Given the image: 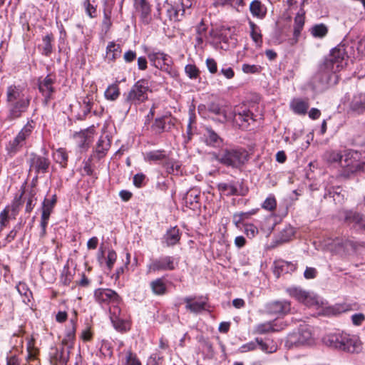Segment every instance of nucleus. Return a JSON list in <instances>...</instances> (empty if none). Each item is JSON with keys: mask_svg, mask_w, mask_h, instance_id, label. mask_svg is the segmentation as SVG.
Segmentation results:
<instances>
[{"mask_svg": "<svg viewBox=\"0 0 365 365\" xmlns=\"http://www.w3.org/2000/svg\"><path fill=\"white\" fill-rule=\"evenodd\" d=\"M288 294L307 306L317 305L322 309V314L327 317H336L338 314L346 312L347 308L337 304L334 307H326V303L314 293L304 290L301 287H292L287 289Z\"/></svg>", "mask_w": 365, "mask_h": 365, "instance_id": "nucleus-1", "label": "nucleus"}, {"mask_svg": "<svg viewBox=\"0 0 365 365\" xmlns=\"http://www.w3.org/2000/svg\"><path fill=\"white\" fill-rule=\"evenodd\" d=\"M6 101L8 107L7 119L10 121L19 118L30 103L25 90L20 86H9L6 88Z\"/></svg>", "mask_w": 365, "mask_h": 365, "instance_id": "nucleus-2", "label": "nucleus"}, {"mask_svg": "<svg viewBox=\"0 0 365 365\" xmlns=\"http://www.w3.org/2000/svg\"><path fill=\"white\" fill-rule=\"evenodd\" d=\"M341 175L347 177L359 170H365V162H360V153L356 151H347L340 161Z\"/></svg>", "mask_w": 365, "mask_h": 365, "instance_id": "nucleus-3", "label": "nucleus"}, {"mask_svg": "<svg viewBox=\"0 0 365 365\" xmlns=\"http://www.w3.org/2000/svg\"><path fill=\"white\" fill-rule=\"evenodd\" d=\"M221 163L232 168H240L248 160V153L243 148L227 149L217 156Z\"/></svg>", "mask_w": 365, "mask_h": 365, "instance_id": "nucleus-4", "label": "nucleus"}, {"mask_svg": "<svg viewBox=\"0 0 365 365\" xmlns=\"http://www.w3.org/2000/svg\"><path fill=\"white\" fill-rule=\"evenodd\" d=\"M151 91L146 80L138 81L128 93L125 101L135 105L140 104L148 99V93Z\"/></svg>", "mask_w": 365, "mask_h": 365, "instance_id": "nucleus-5", "label": "nucleus"}, {"mask_svg": "<svg viewBox=\"0 0 365 365\" xmlns=\"http://www.w3.org/2000/svg\"><path fill=\"white\" fill-rule=\"evenodd\" d=\"M346 64L345 51L343 48H334L329 57L325 60L324 66L327 72L336 73Z\"/></svg>", "mask_w": 365, "mask_h": 365, "instance_id": "nucleus-6", "label": "nucleus"}, {"mask_svg": "<svg viewBox=\"0 0 365 365\" xmlns=\"http://www.w3.org/2000/svg\"><path fill=\"white\" fill-rule=\"evenodd\" d=\"M315 332L308 325H301L297 332L289 335V341L298 345L312 344L314 342Z\"/></svg>", "mask_w": 365, "mask_h": 365, "instance_id": "nucleus-7", "label": "nucleus"}, {"mask_svg": "<svg viewBox=\"0 0 365 365\" xmlns=\"http://www.w3.org/2000/svg\"><path fill=\"white\" fill-rule=\"evenodd\" d=\"M178 265L177 260L170 256H163L153 260L148 265V272L173 270Z\"/></svg>", "mask_w": 365, "mask_h": 365, "instance_id": "nucleus-8", "label": "nucleus"}, {"mask_svg": "<svg viewBox=\"0 0 365 365\" xmlns=\"http://www.w3.org/2000/svg\"><path fill=\"white\" fill-rule=\"evenodd\" d=\"M28 163L29 170H34L37 174L46 173L50 165V161L46 156H41L34 153L30 154Z\"/></svg>", "mask_w": 365, "mask_h": 365, "instance_id": "nucleus-9", "label": "nucleus"}, {"mask_svg": "<svg viewBox=\"0 0 365 365\" xmlns=\"http://www.w3.org/2000/svg\"><path fill=\"white\" fill-rule=\"evenodd\" d=\"M341 351L349 353H359L362 350V343L358 336L342 332Z\"/></svg>", "mask_w": 365, "mask_h": 365, "instance_id": "nucleus-10", "label": "nucleus"}, {"mask_svg": "<svg viewBox=\"0 0 365 365\" xmlns=\"http://www.w3.org/2000/svg\"><path fill=\"white\" fill-rule=\"evenodd\" d=\"M56 202V196L53 195L51 199H45L43 202L42 214L41 220V237H44L46 233V227L52 212L53 208Z\"/></svg>", "mask_w": 365, "mask_h": 365, "instance_id": "nucleus-11", "label": "nucleus"}, {"mask_svg": "<svg viewBox=\"0 0 365 365\" xmlns=\"http://www.w3.org/2000/svg\"><path fill=\"white\" fill-rule=\"evenodd\" d=\"M134 8L143 24L147 25L150 23L151 8L147 0H134Z\"/></svg>", "mask_w": 365, "mask_h": 365, "instance_id": "nucleus-12", "label": "nucleus"}, {"mask_svg": "<svg viewBox=\"0 0 365 365\" xmlns=\"http://www.w3.org/2000/svg\"><path fill=\"white\" fill-rule=\"evenodd\" d=\"M287 324L284 321H267L259 324L256 328V332L260 334L269 332H275L283 330Z\"/></svg>", "mask_w": 365, "mask_h": 365, "instance_id": "nucleus-13", "label": "nucleus"}, {"mask_svg": "<svg viewBox=\"0 0 365 365\" xmlns=\"http://www.w3.org/2000/svg\"><path fill=\"white\" fill-rule=\"evenodd\" d=\"M56 82V77L53 75H48L42 80H39L38 89L45 97L47 101L54 93L53 84Z\"/></svg>", "mask_w": 365, "mask_h": 365, "instance_id": "nucleus-14", "label": "nucleus"}, {"mask_svg": "<svg viewBox=\"0 0 365 365\" xmlns=\"http://www.w3.org/2000/svg\"><path fill=\"white\" fill-rule=\"evenodd\" d=\"M71 349L62 346L53 349L51 353V361L53 365H66L69 359V352Z\"/></svg>", "mask_w": 365, "mask_h": 365, "instance_id": "nucleus-15", "label": "nucleus"}, {"mask_svg": "<svg viewBox=\"0 0 365 365\" xmlns=\"http://www.w3.org/2000/svg\"><path fill=\"white\" fill-rule=\"evenodd\" d=\"M344 221L354 227L365 229V216L351 211L344 212Z\"/></svg>", "mask_w": 365, "mask_h": 365, "instance_id": "nucleus-16", "label": "nucleus"}, {"mask_svg": "<svg viewBox=\"0 0 365 365\" xmlns=\"http://www.w3.org/2000/svg\"><path fill=\"white\" fill-rule=\"evenodd\" d=\"M342 332L330 333L322 338L323 343L329 347L341 350L342 347Z\"/></svg>", "mask_w": 365, "mask_h": 365, "instance_id": "nucleus-17", "label": "nucleus"}, {"mask_svg": "<svg viewBox=\"0 0 365 365\" xmlns=\"http://www.w3.org/2000/svg\"><path fill=\"white\" fill-rule=\"evenodd\" d=\"M94 297L100 303L111 301L114 302L116 301L118 297L116 292L110 289H98L95 291Z\"/></svg>", "mask_w": 365, "mask_h": 365, "instance_id": "nucleus-18", "label": "nucleus"}, {"mask_svg": "<svg viewBox=\"0 0 365 365\" xmlns=\"http://www.w3.org/2000/svg\"><path fill=\"white\" fill-rule=\"evenodd\" d=\"M186 309L191 312L197 313L206 309V302L204 299H196L192 297H186L184 299Z\"/></svg>", "mask_w": 365, "mask_h": 365, "instance_id": "nucleus-19", "label": "nucleus"}, {"mask_svg": "<svg viewBox=\"0 0 365 365\" xmlns=\"http://www.w3.org/2000/svg\"><path fill=\"white\" fill-rule=\"evenodd\" d=\"M180 240V230L176 226L168 230L163 236V242L168 247L176 245L179 242Z\"/></svg>", "mask_w": 365, "mask_h": 365, "instance_id": "nucleus-20", "label": "nucleus"}, {"mask_svg": "<svg viewBox=\"0 0 365 365\" xmlns=\"http://www.w3.org/2000/svg\"><path fill=\"white\" fill-rule=\"evenodd\" d=\"M350 107L352 111L358 114L365 113V93L354 96Z\"/></svg>", "mask_w": 365, "mask_h": 365, "instance_id": "nucleus-21", "label": "nucleus"}, {"mask_svg": "<svg viewBox=\"0 0 365 365\" xmlns=\"http://www.w3.org/2000/svg\"><path fill=\"white\" fill-rule=\"evenodd\" d=\"M74 138L80 148H86L91 143L93 133L92 130H86L76 134Z\"/></svg>", "mask_w": 365, "mask_h": 365, "instance_id": "nucleus-22", "label": "nucleus"}, {"mask_svg": "<svg viewBox=\"0 0 365 365\" xmlns=\"http://www.w3.org/2000/svg\"><path fill=\"white\" fill-rule=\"evenodd\" d=\"M295 269V266L288 262L279 260L274 262L273 272L276 277H279L282 272H287L289 270L292 271Z\"/></svg>", "mask_w": 365, "mask_h": 365, "instance_id": "nucleus-23", "label": "nucleus"}, {"mask_svg": "<svg viewBox=\"0 0 365 365\" xmlns=\"http://www.w3.org/2000/svg\"><path fill=\"white\" fill-rule=\"evenodd\" d=\"M209 110L214 114L220 116V120L225 122L230 120L232 118V113L227 108H221L218 105L212 103L209 107Z\"/></svg>", "mask_w": 365, "mask_h": 365, "instance_id": "nucleus-24", "label": "nucleus"}, {"mask_svg": "<svg viewBox=\"0 0 365 365\" xmlns=\"http://www.w3.org/2000/svg\"><path fill=\"white\" fill-rule=\"evenodd\" d=\"M258 347L266 354H272L277 351L278 346L277 343L270 339L258 338Z\"/></svg>", "mask_w": 365, "mask_h": 365, "instance_id": "nucleus-25", "label": "nucleus"}, {"mask_svg": "<svg viewBox=\"0 0 365 365\" xmlns=\"http://www.w3.org/2000/svg\"><path fill=\"white\" fill-rule=\"evenodd\" d=\"M250 11L253 16L263 19L267 14L266 7L259 0H254L250 5Z\"/></svg>", "mask_w": 365, "mask_h": 365, "instance_id": "nucleus-26", "label": "nucleus"}, {"mask_svg": "<svg viewBox=\"0 0 365 365\" xmlns=\"http://www.w3.org/2000/svg\"><path fill=\"white\" fill-rule=\"evenodd\" d=\"M75 334L76 324L73 321H71V326L66 331L65 337L62 340V345L66 346L67 349H71L73 348Z\"/></svg>", "mask_w": 365, "mask_h": 365, "instance_id": "nucleus-27", "label": "nucleus"}, {"mask_svg": "<svg viewBox=\"0 0 365 365\" xmlns=\"http://www.w3.org/2000/svg\"><path fill=\"white\" fill-rule=\"evenodd\" d=\"M309 103L300 98L294 99L291 103V108L295 113L304 115L309 108Z\"/></svg>", "mask_w": 365, "mask_h": 365, "instance_id": "nucleus-28", "label": "nucleus"}, {"mask_svg": "<svg viewBox=\"0 0 365 365\" xmlns=\"http://www.w3.org/2000/svg\"><path fill=\"white\" fill-rule=\"evenodd\" d=\"M205 143L212 146H219L221 144L222 140L219 135L211 128H207L204 133Z\"/></svg>", "mask_w": 365, "mask_h": 365, "instance_id": "nucleus-29", "label": "nucleus"}, {"mask_svg": "<svg viewBox=\"0 0 365 365\" xmlns=\"http://www.w3.org/2000/svg\"><path fill=\"white\" fill-rule=\"evenodd\" d=\"M269 309L275 314H286L290 310V303L287 301L275 302L271 304Z\"/></svg>", "mask_w": 365, "mask_h": 365, "instance_id": "nucleus-30", "label": "nucleus"}, {"mask_svg": "<svg viewBox=\"0 0 365 365\" xmlns=\"http://www.w3.org/2000/svg\"><path fill=\"white\" fill-rule=\"evenodd\" d=\"M33 130V122H28L19 132L16 138L25 145L26 139L31 135Z\"/></svg>", "mask_w": 365, "mask_h": 365, "instance_id": "nucleus-31", "label": "nucleus"}, {"mask_svg": "<svg viewBox=\"0 0 365 365\" xmlns=\"http://www.w3.org/2000/svg\"><path fill=\"white\" fill-rule=\"evenodd\" d=\"M33 130V122H28L19 132L16 138L25 145L26 139L31 135Z\"/></svg>", "mask_w": 365, "mask_h": 365, "instance_id": "nucleus-32", "label": "nucleus"}, {"mask_svg": "<svg viewBox=\"0 0 365 365\" xmlns=\"http://www.w3.org/2000/svg\"><path fill=\"white\" fill-rule=\"evenodd\" d=\"M33 130V122H28L19 132L16 138L25 145L26 139L31 135Z\"/></svg>", "mask_w": 365, "mask_h": 365, "instance_id": "nucleus-33", "label": "nucleus"}, {"mask_svg": "<svg viewBox=\"0 0 365 365\" xmlns=\"http://www.w3.org/2000/svg\"><path fill=\"white\" fill-rule=\"evenodd\" d=\"M105 98L108 101H115L120 96V89L117 83L108 86L104 93Z\"/></svg>", "mask_w": 365, "mask_h": 365, "instance_id": "nucleus-34", "label": "nucleus"}, {"mask_svg": "<svg viewBox=\"0 0 365 365\" xmlns=\"http://www.w3.org/2000/svg\"><path fill=\"white\" fill-rule=\"evenodd\" d=\"M294 234V228L291 226H286L278 235L277 242L284 243L289 241Z\"/></svg>", "mask_w": 365, "mask_h": 365, "instance_id": "nucleus-35", "label": "nucleus"}, {"mask_svg": "<svg viewBox=\"0 0 365 365\" xmlns=\"http://www.w3.org/2000/svg\"><path fill=\"white\" fill-rule=\"evenodd\" d=\"M232 119L240 126H244L243 123H249V120L252 119V114L250 110H244L242 113H232Z\"/></svg>", "mask_w": 365, "mask_h": 365, "instance_id": "nucleus-36", "label": "nucleus"}, {"mask_svg": "<svg viewBox=\"0 0 365 365\" xmlns=\"http://www.w3.org/2000/svg\"><path fill=\"white\" fill-rule=\"evenodd\" d=\"M121 50L119 44L113 42L109 43L107 46V58L110 61H114L120 56Z\"/></svg>", "mask_w": 365, "mask_h": 365, "instance_id": "nucleus-37", "label": "nucleus"}, {"mask_svg": "<svg viewBox=\"0 0 365 365\" xmlns=\"http://www.w3.org/2000/svg\"><path fill=\"white\" fill-rule=\"evenodd\" d=\"M86 14L90 18L97 16V4L96 0H85L83 3Z\"/></svg>", "mask_w": 365, "mask_h": 365, "instance_id": "nucleus-38", "label": "nucleus"}, {"mask_svg": "<svg viewBox=\"0 0 365 365\" xmlns=\"http://www.w3.org/2000/svg\"><path fill=\"white\" fill-rule=\"evenodd\" d=\"M148 58L156 68H158L163 61L168 60V56L161 52H153L148 54Z\"/></svg>", "mask_w": 365, "mask_h": 365, "instance_id": "nucleus-39", "label": "nucleus"}, {"mask_svg": "<svg viewBox=\"0 0 365 365\" xmlns=\"http://www.w3.org/2000/svg\"><path fill=\"white\" fill-rule=\"evenodd\" d=\"M304 24V15L303 13H298L294 18V36L295 37V42L297 41V38L300 34L301 30L302 29Z\"/></svg>", "mask_w": 365, "mask_h": 365, "instance_id": "nucleus-40", "label": "nucleus"}, {"mask_svg": "<svg viewBox=\"0 0 365 365\" xmlns=\"http://www.w3.org/2000/svg\"><path fill=\"white\" fill-rule=\"evenodd\" d=\"M53 158L57 163L65 168L67 165L68 155L63 148H58L53 153Z\"/></svg>", "mask_w": 365, "mask_h": 365, "instance_id": "nucleus-41", "label": "nucleus"}, {"mask_svg": "<svg viewBox=\"0 0 365 365\" xmlns=\"http://www.w3.org/2000/svg\"><path fill=\"white\" fill-rule=\"evenodd\" d=\"M168 118L167 115L157 118L151 125V130L156 134H160L165 130V122Z\"/></svg>", "mask_w": 365, "mask_h": 365, "instance_id": "nucleus-42", "label": "nucleus"}, {"mask_svg": "<svg viewBox=\"0 0 365 365\" xmlns=\"http://www.w3.org/2000/svg\"><path fill=\"white\" fill-rule=\"evenodd\" d=\"M328 33V29L323 24H317L311 29V34L316 38H323Z\"/></svg>", "mask_w": 365, "mask_h": 365, "instance_id": "nucleus-43", "label": "nucleus"}, {"mask_svg": "<svg viewBox=\"0 0 365 365\" xmlns=\"http://www.w3.org/2000/svg\"><path fill=\"white\" fill-rule=\"evenodd\" d=\"M328 191V195L333 197L334 200L336 202L341 203L344 201V195H341V189L340 187H326Z\"/></svg>", "mask_w": 365, "mask_h": 365, "instance_id": "nucleus-44", "label": "nucleus"}, {"mask_svg": "<svg viewBox=\"0 0 365 365\" xmlns=\"http://www.w3.org/2000/svg\"><path fill=\"white\" fill-rule=\"evenodd\" d=\"M171 63V58L168 56V60L167 59L166 61H163V63H160L158 68L166 72L172 77H176L178 76V71L172 67Z\"/></svg>", "mask_w": 365, "mask_h": 365, "instance_id": "nucleus-45", "label": "nucleus"}, {"mask_svg": "<svg viewBox=\"0 0 365 365\" xmlns=\"http://www.w3.org/2000/svg\"><path fill=\"white\" fill-rule=\"evenodd\" d=\"M153 292L156 294H163L165 292V284L161 279H157L150 283Z\"/></svg>", "mask_w": 365, "mask_h": 365, "instance_id": "nucleus-46", "label": "nucleus"}, {"mask_svg": "<svg viewBox=\"0 0 365 365\" xmlns=\"http://www.w3.org/2000/svg\"><path fill=\"white\" fill-rule=\"evenodd\" d=\"M24 145L16 137L7 145L6 149L11 154L16 153Z\"/></svg>", "mask_w": 365, "mask_h": 365, "instance_id": "nucleus-47", "label": "nucleus"}, {"mask_svg": "<svg viewBox=\"0 0 365 365\" xmlns=\"http://www.w3.org/2000/svg\"><path fill=\"white\" fill-rule=\"evenodd\" d=\"M164 166L165 167V168L167 169V171L169 173L178 175V173H180L181 165L178 162L173 161V160H168L165 163Z\"/></svg>", "mask_w": 365, "mask_h": 365, "instance_id": "nucleus-48", "label": "nucleus"}, {"mask_svg": "<svg viewBox=\"0 0 365 365\" xmlns=\"http://www.w3.org/2000/svg\"><path fill=\"white\" fill-rule=\"evenodd\" d=\"M165 158V155L163 151L154 150L146 153L145 159L148 161H158Z\"/></svg>", "mask_w": 365, "mask_h": 365, "instance_id": "nucleus-49", "label": "nucleus"}, {"mask_svg": "<svg viewBox=\"0 0 365 365\" xmlns=\"http://www.w3.org/2000/svg\"><path fill=\"white\" fill-rule=\"evenodd\" d=\"M342 155L336 151L327 152L325 154L326 160L331 163H336L340 168V161L342 158Z\"/></svg>", "mask_w": 365, "mask_h": 365, "instance_id": "nucleus-50", "label": "nucleus"}, {"mask_svg": "<svg viewBox=\"0 0 365 365\" xmlns=\"http://www.w3.org/2000/svg\"><path fill=\"white\" fill-rule=\"evenodd\" d=\"M250 26L251 29V37L252 40L256 43H259L262 42V35L260 34V31L257 25L252 22L250 21Z\"/></svg>", "mask_w": 365, "mask_h": 365, "instance_id": "nucleus-51", "label": "nucleus"}, {"mask_svg": "<svg viewBox=\"0 0 365 365\" xmlns=\"http://www.w3.org/2000/svg\"><path fill=\"white\" fill-rule=\"evenodd\" d=\"M130 321H111V324L115 330L123 332L130 329Z\"/></svg>", "mask_w": 365, "mask_h": 365, "instance_id": "nucleus-52", "label": "nucleus"}, {"mask_svg": "<svg viewBox=\"0 0 365 365\" xmlns=\"http://www.w3.org/2000/svg\"><path fill=\"white\" fill-rule=\"evenodd\" d=\"M220 191L223 192L227 195H233L237 194V188L232 184L220 183L218 185Z\"/></svg>", "mask_w": 365, "mask_h": 365, "instance_id": "nucleus-53", "label": "nucleus"}, {"mask_svg": "<svg viewBox=\"0 0 365 365\" xmlns=\"http://www.w3.org/2000/svg\"><path fill=\"white\" fill-rule=\"evenodd\" d=\"M336 245H340L346 252L354 251L356 249V244L353 241L349 240H346L341 242L337 240L336 242Z\"/></svg>", "mask_w": 365, "mask_h": 365, "instance_id": "nucleus-54", "label": "nucleus"}, {"mask_svg": "<svg viewBox=\"0 0 365 365\" xmlns=\"http://www.w3.org/2000/svg\"><path fill=\"white\" fill-rule=\"evenodd\" d=\"M258 347V338H256L254 341H251L247 344H243L239 349L241 353H245L247 351L255 350Z\"/></svg>", "mask_w": 365, "mask_h": 365, "instance_id": "nucleus-55", "label": "nucleus"}, {"mask_svg": "<svg viewBox=\"0 0 365 365\" xmlns=\"http://www.w3.org/2000/svg\"><path fill=\"white\" fill-rule=\"evenodd\" d=\"M53 40L52 35H46L43 39V53L48 56L52 52L51 41Z\"/></svg>", "mask_w": 365, "mask_h": 365, "instance_id": "nucleus-56", "label": "nucleus"}, {"mask_svg": "<svg viewBox=\"0 0 365 365\" xmlns=\"http://www.w3.org/2000/svg\"><path fill=\"white\" fill-rule=\"evenodd\" d=\"M277 207V202L274 196L268 197L263 202L262 207L269 211H273Z\"/></svg>", "mask_w": 365, "mask_h": 365, "instance_id": "nucleus-57", "label": "nucleus"}, {"mask_svg": "<svg viewBox=\"0 0 365 365\" xmlns=\"http://www.w3.org/2000/svg\"><path fill=\"white\" fill-rule=\"evenodd\" d=\"M185 71L186 74L190 78H196L199 76V70L192 64H188L185 66Z\"/></svg>", "mask_w": 365, "mask_h": 365, "instance_id": "nucleus-58", "label": "nucleus"}, {"mask_svg": "<svg viewBox=\"0 0 365 365\" xmlns=\"http://www.w3.org/2000/svg\"><path fill=\"white\" fill-rule=\"evenodd\" d=\"M227 6L241 11V9L245 6V0H227Z\"/></svg>", "mask_w": 365, "mask_h": 365, "instance_id": "nucleus-59", "label": "nucleus"}, {"mask_svg": "<svg viewBox=\"0 0 365 365\" xmlns=\"http://www.w3.org/2000/svg\"><path fill=\"white\" fill-rule=\"evenodd\" d=\"M207 30V28L205 26V25L201 22L196 28V31H197V36L196 38L197 42L199 43H202L203 41V36L205 35V31Z\"/></svg>", "mask_w": 365, "mask_h": 365, "instance_id": "nucleus-60", "label": "nucleus"}, {"mask_svg": "<svg viewBox=\"0 0 365 365\" xmlns=\"http://www.w3.org/2000/svg\"><path fill=\"white\" fill-rule=\"evenodd\" d=\"M117 259V255L115 251L109 250L107 256L106 265L109 269H111Z\"/></svg>", "mask_w": 365, "mask_h": 365, "instance_id": "nucleus-61", "label": "nucleus"}, {"mask_svg": "<svg viewBox=\"0 0 365 365\" xmlns=\"http://www.w3.org/2000/svg\"><path fill=\"white\" fill-rule=\"evenodd\" d=\"M126 365H141L136 356L128 351L126 354Z\"/></svg>", "mask_w": 365, "mask_h": 365, "instance_id": "nucleus-62", "label": "nucleus"}, {"mask_svg": "<svg viewBox=\"0 0 365 365\" xmlns=\"http://www.w3.org/2000/svg\"><path fill=\"white\" fill-rule=\"evenodd\" d=\"M245 232L247 237L252 238L258 233V229L254 225H246L245 227Z\"/></svg>", "mask_w": 365, "mask_h": 365, "instance_id": "nucleus-63", "label": "nucleus"}, {"mask_svg": "<svg viewBox=\"0 0 365 365\" xmlns=\"http://www.w3.org/2000/svg\"><path fill=\"white\" fill-rule=\"evenodd\" d=\"M259 66L256 65L243 64L242 70L245 73H255L259 71Z\"/></svg>", "mask_w": 365, "mask_h": 365, "instance_id": "nucleus-64", "label": "nucleus"}]
</instances>
